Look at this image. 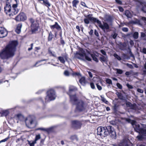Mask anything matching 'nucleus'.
Returning <instances> with one entry per match:
<instances>
[{"instance_id": "nucleus-62", "label": "nucleus", "mask_w": 146, "mask_h": 146, "mask_svg": "<svg viewBox=\"0 0 146 146\" xmlns=\"http://www.w3.org/2000/svg\"><path fill=\"white\" fill-rule=\"evenodd\" d=\"M131 73L129 72H125V74L127 76H129L130 75Z\"/></svg>"}, {"instance_id": "nucleus-26", "label": "nucleus", "mask_w": 146, "mask_h": 146, "mask_svg": "<svg viewBox=\"0 0 146 146\" xmlns=\"http://www.w3.org/2000/svg\"><path fill=\"white\" fill-rule=\"evenodd\" d=\"M79 82L82 84L84 85L85 82V78L84 77H82L79 80Z\"/></svg>"}, {"instance_id": "nucleus-51", "label": "nucleus", "mask_w": 146, "mask_h": 146, "mask_svg": "<svg viewBox=\"0 0 146 146\" xmlns=\"http://www.w3.org/2000/svg\"><path fill=\"white\" fill-rule=\"evenodd\" d=\"M8 138H6L3 139V140H1L0 141V143H1L3 142H5L6 141L8 140Z\"/></svg>"}, {"instance_id": "nucleus-12", "label": "nucleus", "mask_w": 146, "mask_h": 146, "mask_svg": "<svg viewBox=\"0 0 146 146\" xmlns=\"http://www.w3.org/2000/svg\"><path fill=\"white\" fill-rule=\"evenodd\" d=\"M73 127L76 129H80L82 123L81 121H74L72 122Z\"/></svg>"}, {"instance_id": "nucleus-44", "label": "nucleus", "mask_w": 146, "mask_h": 146, "mask_svg": "<svg viewBox=\"0 0 146 146\" xmlns=\"http://www.w3.org/2000/svg\"><path fill=\"white\" fill-rule=\"evenodd\" d=\"M126 86L129 89H132L133 88L132 86L129 85V84H126Z\"/></svg>"}, {"instance_id": "nucleus-28", "label": "nucleus", "mask_w": 146, "mask_h": 146, "mask_svg": "<svg viewBox=\"0 0 146 146\" xmlns=\"http://www.w3.org/2000/svg\"><path fill=\"white\" fill-rule=\"evenodd\" d=\"M53 35L52 34L51 32H50L49 34L48 39V41H50L51 40L53 37Z\"/></svg>"}, {"instance_id": "nucleus-9", "label": "nucleus", "mask_w": 146, "mask_h": 146, "mask_svg": "<svg viewBox=\"0 0 146 146\" xmlns=\"http://www.w3.org/2000/svg\"><path fill=\"white\" fill-rule=\"evenodd\" d=\"M92 14H90L87 16H85L86 17L84 19V21L85 24H89L90 21L91 22H97L98 19L92 17Z\"/></svg>"}, {"instance_id": "nucleus-49", "label": "nucleus", "mask_w": 146, "mask_h": 146, "mask_svg": "<svg viewBox=\"0 0 146 146\" xmlns=\"http://www.w3.org/2000/svg\"><path fill=\"white\" fill-rule=\"evenodd\" d=\"M117 34L116 33H114V34H112V37L114 39H115L117 37Z\"/></svg>"}, {"instance_id": "nucleus-35", "label": "nucleus", "mask_w": 146, "mask_h": 146, "mask_svg": "<svg viewBox=\"0 0 146 146\" xmlns=\"http://www.w3.org/2000/svg\"><path fill=\"white\" fill-rule=\"evenodd\" d=\"M48 53L52 56L54 57L56 56L54 54V52H53L50 50V48L48 49Z\"/></svg>"}, {"instance_id": "nucleus-15", "label": "nucleus", "mask_w": 146, "mask_h": 146, "mask_svg": "<svg viewBox=\"0 0 146 146\" xmlns=\"http://www.w3.org/2000/svg\"><path fill=\"white\" fill-rule=\"evenodd\" d=\"M62 56H59L58 59L62 63L64 64L65 62V60H67L68 59V55L65 53L62 54Z\"/></svg>"}, {"instance_id": "nucleus-30", "label": "nucleus", "mask_w": 146, "mask_h": 146, "mask_svg": "<svg viewBox=\"0 0 146 146\" xmlns=\"http://www.w3.org/2000/svg\"><path fill=\"white\" fill-rule=\"evenodd\" d=\"M113 56L118 60H121V57L118 55L117 54L114 53L113 55Z\"/></svg>"}, {"instance_id": "nucleus-56", "label": "nucleus", "mask_w": 146, "mask_h": 146, "mask_svg": "<svg viewBox=\"0 0 146 146\" xmlns=\"http://www.w3.org/2000/svg\"><path fill=\"white\" fill-rule=\"evenodd\" d=\"M145 33L143 32H141V37H145Z\"/></svg>"}, {"instance_id": "nucleus-64", "label": "nucleus", "mask_w": 146, "mask_h": 146, "mask_svg": "<svg viewBox=\"0 0 146 146\" xmlns=\"http://www.w3.org/2000/svg\"><path fill=\"white\" fill-rule=\"evenodd\" d=\"M116 1L119 4H121L122 3L121 1L120 0H116Z\"/></svg>"}, {"instance_id": "nucleus-7", "label": "nucleus", "mask_w": 146, "mask_h": 146, "mask_svg": "<svg viewBox=\"0 0 146 146\" xmlns=\"http://www.w3.org/2000/svg\"><path fill=\"white\" fill-rule=\"evenodd\" d=\"M35 121V118L33 116H29L25 118L24 122L28 127L31 128L34 124Z\"/></svg>"}, {"instance_id": "nucleus-18", "label": "nucleus", "mask_w": 146, "mask_h": 146, "mask_svg": "<svg viewBox=\"0 0 146 146\" xmlns=\"http://www.w3.org/2000/svg\"><path fill=\"white\" fill-rule=\"evenodd\" d=\"M123 120L125 122L128 123H131V124L133 125L135 124L136 121L134 120H131L129 118H124L123 119Z\"/></svg>"}, {"instance_id": "nucleus-25", "label": "nucleus", "mask_w": 146, "mask_h": 146, "mask_svg": "<svg viewBox=\"0 0 146 146\" xmlns=\"http://www.w3.org/2000/svg\"><path fill=\"white\" fill-rule=\"evenodd\" d=\"M9 113L8 110H3L2 111V116H7Z\"/></svg>"}, {"instance_id": "nucleus-43", "label": "nucleus", "mask_w": 146, "mask_h": 146, "mask_svg": "<svg viewBox=\"0 0 146 146\" xmlns=\"http://www.w3.org/2000/svg\"><path fill=\"white\" fill-rule=\"evenodd\" d=\"M96 86L97 88L99 90H102V87L99 85H98V84H96Z\"/></svg>"}, {"instance_id": "nucleus-33", "label": "nucleus", "mask_w": 146, "mask_h": 146, "mask_svg": "<svg viewBox=\"0 0 146 146\" xmlns=\"http://www.w3.org/2000/svg\"><path fill=\"white\" fill-rule=\"evenodd\" d=\"M73 75L74 76H75V77H78L79 78H80V77H81V75L79 73V72H76V73H73Z\"/></svg>"}, {"instance_id": "nucleus-46", "label": "nucleus", "mask_w": 146, "mask_h": 146, "mask_svg": "<svg viewBox=\"0 0 146 146\" xmlns=\"http://www.w3.org/2000/svg\"><path fill=\"white\" fill-rule=\"evenodd\" d=\"M90 86L93 89H94L95 88V85L93 83H92V82L90 84Z\"/></svg>"}, {"instance_id": "nucleus-3", "label": "nucleus", "mask_w": 146, "mask_h": 146, "mask_svg": "<svg viewBox=\"0 0 146 146\" xmlns=\"http://www.w3.org/2000/svg\"><path fill=\"white\" fill-rule=\"evenodd\" d=\"M71 103L76 105V109L79 111H81L85 109V105L83 101L78 100L75 95H71L69 94Z\"/></svg>"}, {"instance_id": "nucleus-34", "label": "nucleus", "mask_w": 146, "mask_h": 146, "mask_svg": "<svg viewBox=\"0 0 146 146\" xmlns=\"http://www.w3.org/2000/svg\"><path fill=\"white\" fill-rule=\"evenodd\" d=\"M40 134H38L36 135L35 140L34 141H35V142L40 139Z\"/></svg>"}, {"instance_id": "nucleus-20", "label": "nucleus", "mask_w": 146, "mask_h": 146, "mask_svg": "<svg viewBox=\"0 0 146 146\" xmlns=\"http://www.w3.org/2000/svg\"><path fill=\"white\" fill-rule=\"evenodd\" d=\"M116 94L117 96L118 97L120 100H125V98L123 96L121 93L117 92L116 93Z\"/></svg>"}, {"instance_id": "nucleus-55", "label": "nucleus", "mask_w": 146, "mask_h": 146, "mask_svg": "<svg viewBox=\"0 0 146 146\" xmlns=\"http://www.w3.org/2000/svg\"><path fill=\"white\" fill-rule=\"evenodd\" d=\"M129 54H130V55L131 56V57L133 56H134L133 55L132 53L131 50H130V49L129 48Z\"/></svg>"}, {"instance_id": "nucleus-4", "label": "nucleus", "mask_w": 146, "mask_h": 146, "mask_svg": "<svg viewBox=\"0 0 146 146\" xmlns=\"http://www.w3.org/2000/svg\"><path fill=\"white\" fill-rule=\"evenodd\" d=\"M135 131L139 133L141 135L137 136V138L139 140H141L143 139H146V129L140 127L139 124H135L134 127Z\"/></svg>"}, {"instance_id": "nucleus-38", "label": "nucleus", "mask_w": 146, "mask_h": 146, "mask_svg": "<svg viewBox=\"0 0 146 146\" xmlns=\"http://www.w3.org/2000/svg\"><path fill=\"white\" fill-rule=\"evenodd\" d=\"M36 143L35 141H33L32 142L29 141V144L30 146H34V144Z\"/></svg>"}, {"instance_id": "nucleus-47", "label": "nucleus", "mask_w": 146, "mask_h": 146, "mask_svg": "<svg viewBox=\"0 0 146 146\" xmlns=\"http://www.w3.org/2000/svg\"><path fill=\"white\" fill-rule=\"evenodd\" d=\"M46 60H45V59H44V60H40L39 61H38V62H36V63L34 65V66H36V65L39 62H42V61H45Z\"/></svg>"}, {"instance_id": "nucleus-58", "label": "nucleus", "mask_w": 146, "mask_h": 146, "mask_svg": "<svg viewBox=\"0 0 146 146\" xmlns=\"http://www.w3.org/2000/svg\"><path fill=\"white\" fill-rule=\"evenodd\" d=\"M94 34L95 35L97 36H98L99 35L97 31L96 30H95L94 31Z\"/></svg>"}, {"instance_id": "nucleus-45", "label": "nucleus", "mask_w": 146, "mask_h": 146, "mask_svg": "<svg viewBox=\"0 0 146 146\" xmlns=\"http://www.w3.org/2000/svg\"><path fill=\"white\" fill-rule=\"evenodd\" d=\"M122 30L125 32H127L128 31V29L126 27H123L122 29Z\"/></svg>"}, {"instance_id": "nucleus-61", "label": "nucleus", "mask_w": 146, "mask_h": 146, "mask_svg": "<svg viewBox=\"0 0 146 146\" xmlns=\"http://www.w3.org/2000/svg\"><path fill=\"white\" fill-rule=\"evenodd\" d=\"M88 73L90 77L91 78H92L93 77V76H92V73L91 72L89 71L88 72Z\"/></svg>"}, {"instance_id": "nucleus-13", "label": "nucleus", "mask_w": 146, "mask_h": 146, "mask_svg": "<svg viewBox=\"0 0 146 146\" xmlns=\"http://www.w3.org/2000/svg\"><path fill=\"white\" fill-rule=\"evenodd\" d=\"M14 118L16 120H18L17 122L18 123L20 121L24 122L26 118H25L24 116L21 114L19 113L15 115Z\"/></svg>"}, {"instance_id": "nucleus-11", "label": "nucleus", "mask_w": 146, "mask_h": 146, "mask_svg": "<svg viewBox=\"0 0 146 146\" xmlns=\"http://www.w3.org/2000/svg\"><path fill=\"white\" fill-rule=\"evenodd\" d=\"M96 23L98 24L99 27L102 29L104 31H105L106 30L109 29V26L107 23H104L103 25H102L100 21L98 19H97Z\"/></svg>"}, {"instance_id": "nucleus-53", "label": "nucleus", "mask_w": 146, "mask_h": 146, "mask_svg": "<svg viewBox=\"0 0 146 146\" xmlns=\"http://www.w3.org/2000/svg\"><path fill=\"white\" fill-rule=\"evenodd\" d=\"M142 52L145 54H146V48H143L142 50Z\"/></svg>"}, {"instance_id": "nucleus-19", "label": "nucleus", "mask_w": 146, "mask_h": 146, "mask_svg": "<svg viewBox=\"0 0 146 146\" xmlns=\"http://www.w3.org/2000/svg\"><path fill=\"white\" fill-rule=\"evenodd\" d=\"M22 27V24H21L20 23L18 25L15 30V32L18 34H19L20 33Z\"/></svg>"}, {"instance_id": "nucleus-37", "label": "nucleus", "mask_w": 146, "mask_h": 146, "mask_svg": "<svg viewBox=\"0 0 146 146\" xmlns=\"http://www.w3.org/2000/svg\"><path fill=\"white\" fill-rule=\"evenodd\" d=\"M115 70H116L117 73L119 74H122L123 71L121 70L118 69H116Z\"/></svg>"}, {"instance_id": "nucleus-59", "label": "nucleus", "mask_w": 146, "mask_h": 146, "mask_svg": "<svg viewBox=\"0 0 146 146\" xmlns=\"http://www.w3.org/2000/svg\"><path fill=\"white\" fill-rule=\"evenodd\" d=\"M127 66L131 68H133V66L131 64H127Z\"/></svg>"}, {"instance_id": "nucleus-10", "label": "nucleus", "mask_w": 146, "mask_h": 146, "mask_svg": "<svg viewBox=\"0 0 146 146\" xmlns=\"http://www.w3.org/2000/svg\"><path fill=\"white\" fill-rule=\"evenodd\" d=\"M27 19V17L25 13L22 12L20 13L15 18V20L17 21H23Z\"/></svg>"}, {"instance_id": "nucleus-41", "label": "nucleus", "mask_w": 146, "mask_h": 146, "mask_svg": "<svg viewBox=\"0 0 146 146\" xmlns=\"http://www.w3.org/2000/svg\"><path fill=\"white\" fill-rule=\"evenodd\" d=\"M117 86L118 88L119 89H121L122 88V86L119 83H117Z\"/></svg>"}, {"instance_id": "nucleus-52", "label": "nucleus", "mask_w": 146, "mask_h": 146, "mask_svg": "<svg viewBox=\"0 0 146 146\" xmlns=\"http://www.w3.org/2000/svg\"><path fill=\"white\" fill-rule=\"evenodd\" d=\"M125 143L123 142H121L119 144V146H124L125 145Z\"/></svg>"}, {"instance_id": "nucleus-57", "label": "nucleus", "mask_w": 146, "mask_h": 146, "mask_svg": "<svg viewBox=\"0 0 146 146\" xmlns=\"http://www.w3.org/2000/svg\"><path fill=\"white\" fill-rule=\"evenodd\" d=\"M93 31L92 29H91L90 32H89V33L90 35H92L93 33Z\"/></svg>"}, {"instance_id": "nucleus-8", "label": "nucleus", "mask_w": 146, "mask_h": 146, "mask_svg": "<svg viewBox=\"0 0 146 146\" xmlns=\"http://www.w3.org/2000/svg\"><path fill=\"white\" fill-rule=\"evenodd\" d=\"M29 20L31 23V29L32 32H35L37 31L39 26L38 23L36 21H35L32 18L30 19Z\"/></svg>"}, {"instance_id": "nucleus-50", "label": "nucleus", "mask_w": 146, "mask_h": 146, "mask_svg": "<svg viewBox=\"0 0 146 146\" xmlns=\"http://www.w3.org/2000/svg\"><path fill=\"white\" fill-rule=\"evenodd\" d=\"M100 52L103 55H106V52H105V51L104 50H100Z\"/></svg>"}, {"instance_id": "nucleus-48", "label": "nucleus", "mask_w": 146, "mask_h": 146, "mask_svg": "<svg viewBox=\"0 0 146 146\" xmlns=\"http://www.w3.org/2000/svg\"><path fill=\"white\" fill-rule=\"evenodd\" d=\"M90 55L91 56H92L93 57V60L95 61H96V62H98V60L96 57H93L92 56V55L91 54H90Z\"/></svg>"}, {"instance_id": "nucleus-27", "label": "nucleus", "mask_w": 146, "mask_h": 146, "mask_svg": "<svg viewBox=\"0 0 146 146\" xmlns=\"http://www.w3.org/2000/svg\"><path fill=\"white\" fill-rule=\"evenodd\" d=\"M126 46L127 44L125 43L124 42L123 43L121 44L120 48L121 50H123L125 48H126Z\"/></svg>"}, {"instance_id": "nucleus-29", "label": "nucleus", "mask_w": 146, "mask_h": 146, "mask_svg": "<svg viewBox=\"0 0 146 146\" xmlns=\"http://www.w3.org/2000/svg\"><path fill=\"white\" fill-rule=\"evenodd\" d=\"M100 97L101 98V100L103 102L106 104H108V101L106 100V99L104 98L103 96H101Z\"/></svg>"}, {"instance_id": "nucleus-39", "label": "nucleus", "mask_w": 146, "mask_h": 146, "mask_svg": "<svg viewBox=\"0 0 146 146\" xmlns=\"http://www.w3.org/2000/svg\"><path fill=\"white\" fill-rule=\"evenodd\" d=\"M106 81L107 83L110 84H112V81L111 80L109 79H108L106 80Z\"/></svg>"}, {"instance_id": "nucleus-23", "label": "nucleus", "mask_w": 146, "mask_h": 146, "mask_svg": "<svg viewBox=\"0 0 146 146\" xmlns=\"http://www.w3.org/2000/svg\"><path fill=\"white\" fill-rule=\"evenodd\" d=\"M125 14L128 18H131L132 15L131 13L128 10L126 11H125Z\"/></svg>"}, {"instance_id": "nucleus-32", "label": "nucleus", "mask_w": 146, "mask_h": 146, "mask_svg": "<svg viewBox=\"0 0 146 146\" xmlns=\"http://www.w3.org/2000/svg\"><path fill=\"white\" fill-rule=\"evenodd\" d=\"M139 34L138 32H135L133 35V38L135 39H137L138 38Z\"/></svg>"}, {"instance_id": "nucleus-40", "label": "nucleus", "mask_w": 146, "mask_h": 146, "mask_svg": "<svg viewBox=\"0 0 146 146\" xmlns=\"http://www.w3.org/2000/svg\"><path fill=\"white\" fill-rule=\"evenodd\" d=\"M137 91L138 92L141 93H143L144 92L143 90L139 88H138L137 89Z\"/></svg>"}, {"instance_id": "nucleus-14", "label": "nucleus", "mask_w": 146, "mask_h": 146, "mask_svg": "<svg viewBox=\"0 0 146 146\" xmlns=\"http://www.w3.org/2000/svg\"><path fill=\"white\" fill-rule=\"evenodd\" d=\"M7 31L5 28L0 27V38L5 37L7 35Z\"/></svg>"}, {"instance_id": "nucleus-17", "label": "nucleus", "mask_w": 146, "mask_h": 146, "mask_svg": "<svg viewBox=\"0 0 146 146\" xmlns=\"http://www.w3.org/2000/svg\"><path fill=\"white\" fill-rule=\"evenodd\" d=\"M50 27L52 29H53L55 28L58 30L59 31L61 29L58 23L56 22L55 23V24L54 25H50Z\"/></svg>"}, {"instance_id": "nucleus-60", "label": "nucleus", "mask_w": 146, "mask_h": 146, "mask_svg": "<svg viewBox=\"0 0 146 146\" xmlns=\"http://www.w3.org/2000/svg\"><path fill=\"white\" fill-rule=\"evenodd\" d=\"M81 5L83 6L86 7V5L85 3L83 2H81Z\"/></svg>"}, {"instance_id": "nucleus-63", "label": "nucleus", "mask_w": 146, "mask_h": 146, "mask_svg": "<svg viewBox=\"0 0 146 146\" xmlns=\"http://www.w3.org/2000/svg\"><path fill=\"white\" fill-rule=\"evenodd\" d=\"M129 43L131 45L133 46L134 44V42L133 41L131 40L129 42Z\"/></svg>"}, {"instance_id": "nucleus-6", "label": "nucleus", "mask_w": 146, "mask_h": 146, "mask_svg": "<svg viewBox=\"0 0 146 146\" xmlns=\"http://www.w3.org/2000/svg\"><path fill=\"white\" fill-rule=\"evenodd\" d=\"M56 96L54 91L53 89L49 90L47 92V95L45 98V102H48L54 100Z\"/></svg>"}, {"instance_id": "nucleus-22", "label": "nucleus", "mask_w": 146, "mask_h": 146, "mask_svg": "<svg viewBox=\"0 0 146 146\" xmlns=\"http://www.w3.org/2000/svg\"><path fill=\"white\" fill-rule=\"evenodd\" d=\"M100 61L102 62H107L108 61V58L107 56H102L101 57H100Z\"/></svg>"}, {"instance_id": "nucleus-31", "label": "nucleus", "mask_w": 146, "mask_h": 146, "mask_svg": "<svg viewBox=\"0 0 146 146\" xmlns=\"http://www.w3.org/2000/svg\"><path fill=\"white\" fill-rule=\"evenodd\" d=\"M43 3L46 6H50V4L49 3L47 0H44Z\"/></svg>"}, {"instance_id": "nucleus-16", "label": "nucleus", "mask_w": 146, "mask_h": 146, "mask_svg": "<svg viewBox=\"0 0 146 146\" xmlns=\"http://www.w3.org/2000/svg\"><path fill=\"white\" fill-rule=\"evenodd\" d=\"M53 127H51L48 128H44L43 127H40L37 128L36 129V130H40L44 132L49 133L53 129Z\"/></svg>"}, {"instance_id": "nucleus-5", "label": "nucleus", "mask_w": 146, "mask_h": 146, "mask_svg": "<svg viewBox=\"0 0 146 146\" xmlns=\"http://www.w3.org/2000/svg\"><path fill=\"white\" fill-rule=\"evenodd\" d=\"M75 56L77 58L83 61H85L86 59L88 61H90L91 60L90 56L86 54L85 51L82 49H80L78 52H76Z\"/></svg>"}, {"instance_id": "nucleus-2", "label": "nucleus", "mask_w": 146, "mask_h": 146, "mask_svg": "<svg viewBox=\"0 0 146 146\" xmlns=\"http://www.w3.org/2000/svg\"><path fill=\"white\" fill-rule=\"evenodd\" d=\"M97 130L98 135L105 137L110 134L112 138H116V132L114 128L111 126H108L107 127H100L98 128Z\"/></svg>"}, {"instance_id": "nucleus-36", "label": "nucleus", "mask_w": 146, "mask_h": 146, "mask_svg": "<svg viewBox=\"0 0 146 146\" xmlns=\"http://www.w3.org/2000/svg\"><path fill=\"white\" fill-rule=\"evenodd\" d=\"M70 139L72 140H78L77 136L75 135H72L70 138Z\"/></svg>"}, {"instance_id": "nucleus-24", "label": "nucleus", "mask_w": 146, "mask_h": 146, "mask_svg": "<svg viewBox=\"0 0 146 146\" xmlns=\"http://www.w3.org/2000/svg\"><path fill=\"white\" fill-rule=\"evenodd\" d=\"M79 1L78 0H73L72 1L73 7L76 8V5L79 3Z\"/></svg>"}, {"instance_id": "nucleus-54", "label": "nucleus", "mask_w": 146, "mask_h": 146, "mask_svg": "<svg viewBox=\"0 0 146 146\" xmlns=\"http://www.w3.org/2000/svg\"><path fill=\"white\" fill-rule=\"evenodd\" d=\"M31 47L29 48L28 49V50L29 51H30L32 49L33 47V43L31 44Z\"/></svg>"}, {"instance_id": "nucleus-42", "label": "nucleus", "mask_w": 146, "mask_h": 146, "mask_svg": "<svg viewBox=\"0 0 146 146\" xmlns=\"http://www.w3.org/2000/svg\"><path fill=\"white\" fill-rule=\"evenodd\" d=\"M64 74L66 76H68L69 75V73L68 71L67 70H65L64 72Z\"/></svg>"}, {"instance_id": "nucleus-21", "label": "nucleus", "mask_w": 146, "mask_h": 146, "mask_svg": "<svg viewBox=\"0 0 146 146\" xmlns=\"http://www.w3.org/2000/svg\"><path fill=\"white\" fill-rule=\"evenodd\" d=\"M69 93H71L73 91H75L77 90V88L73 86H70L69 87Z\"/></svg>"}, {"instance_id": "nucleus-1", "label": "nucleus", "mask_w": 146, "mask_h": 146, "mask_svg": "<svg viewBox=\"0 0 146 146\" xmlns=\"http://www.w3.org/2000/svg\"><path fill=\"white\" fill-rule=\"evenodd\" d=\"M17 44V41L14 40L10 42L9 44L0 53V56L1 58L6 59L13 56Z\"/></svg>"}]
</instances>
